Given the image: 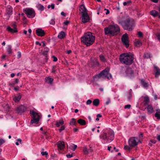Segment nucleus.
Instances as JSON below:
<instances>
[{"label": "nucleus", "mask_w": 160, "mask_h": 160, "mask_svg": "<svg viewBox=\"0 0 160 160\" xmlns=\"http://www.w3.org/2000/svg\"><path fill=\"white\" fill-rule=\"evenodd\" d=\"M119 59L122 63L129 65L132 63L134 58L133 54L130 52H128L121 54Z\"/></svg>", "instance_id": "nucleus-1"}, {"label": "nucleus", "mask_w": 160, "mask_h": 160, "mask_svg": "<svg viewBox=\"0 0 160 160\" xmlns=\"http://www.w3.org/2000/svg\"><path fill=\"white\" fill-rule=\"evenodd\" d=\"M81 39L83 43L87 46H89L94 42L95 38L91 32H88L85 33Z\"/></svg>", "instance_id": "nucleus-2"}, {"label": "nucleus", "mask_w": 160, "mask_h": 160, "mask_svg": "<svg viewBox=\"0 0 160 160\" xmlns=\"http://www.w3.org/2000/svg\"><path fill=\"white\" fill-rule=\"evenodd\" d=\"M118 23L122 26L125 30L131 31L133 29L134 22L132 19L128 18L124 21H118Z\"/></svg>", "instance_id": "nucleus-3"}, {"label": "nucleus", "mask_w": 160, "mask_h": 160, "mask_svg": "<svg viewBox=\"0 0 160 160\" xmlns=\"http://www.w3.org/2000/svg\"><path fill=\"white\" fill-rule=\"evenodd\" d=\"M105 34L113 36L118 34L120 32V28L118 26L115 24L109 26L104 28Z\"/></svg>", "instance_id": "nucleus-4"}, {"label": "nucleus", "mask_w": 160, "mask_h": 160, "mask_svg": "<svg viewBox=\"0 0 160 160\" xmlns=\"http://www.w3.org/2000/svg\"><path fill=\"white\" fill-rule=\"evenodd\" d=\"M81 10H82L81 12L82 14V22L83 23L88 22L90 20L89 16L88 13L87 9L83 4L81 5Z\"/></svg>", "instance_id": "nucleus-5"}, {"label": "nucleus", "mask_w": 160, "mask_h": 160, "mask_svg": "<svg viewBox=\"0 0 160 160\" xmlns=\"http://www.w3.org/2000/svg\"><path fill=\"white\" fill-rule=\"evenodd\" d=\"M108 134L109 135L108 136L106 133H103L100 136V138L106 141V143H109L113 140L114 134L113 131L110 130Z\"/></svg>", "instance_id": "nucleus-6"}, {"label": "nucleus", "mask_w": 160, "mask_h": 160, "mask_svg": "<svg viewBox=\"0 0 160 160\" xmlns=\"http://www.w3.org/2000/svg\"><path fill=\"white\" fill-rule=\"evenodd\" d=\"M109 68H106L102 71L100 73L97 75L96 77L98 78H102L103 79H109L112 78L111 74L109 73Z\"/></svg>", "instance_id": "nucleus-7"}, {"label": "nucleus", "mask_w": 160, "mask_h": 160, "mask_svg": "<svg viewBox=\"0 0 160 160\" xmlns=\"http://www.w3.org/2000/svg\"><path fill=\"white\" fill-rule=\"evenodd\" d=\"M30 113L32 115V118L31 121V123L32 124L38 123L41 118L40 115L33 111H30Z\"/></svg>", "instance_id": "nucleus-8"}, {"label": "nucleus", "mask_w": 160, "mask_h": 160, "mask_svg": "<svg viewBox=\"0 0 160 160\" xmlns=\"http://www.w3.org/2000/svg\"><path fill=\"white\" fill-rule=\"evenodd\" d=\"M139 139L134 137H131L130 138L128 141V144L130 147H134L138 145Z\"/></svg>", "instance_id": "nucleus-9"}, {"label": "nucleus", "mask_w": 160, "mask_h": 160, "mask_svg": "<svg viewBox=\"0 0 160 160\" xmlns=\"http://www.w3.org/2000/svg\"><path fill=\"white\" fill-rule=\"evenodd\" d=\"M25 13L27 17L30 18H33L35 15V11L32 9L26 8L25 10Z\"/></svg>", "instance_id": "nucleus-10"}, {"label": "nucleus", "mask_w": 160, "mask_h": 160, "mask_svg": "<svg viewBox=\"0 0 160 160\" xmlns=\"http://www.w3.org/2000/svg\"><path fill=\"white\" fill-rule=\"evenodd\" d=\"M121 39L122 42L126 48H128L129 46V41L128 34L127 33L124 34L122 35Z\"/></svg>", "instance_id": "nucleus-11"}, {"label": "nucleus", "mask_w": 160, "mask_h": 160, "mask_svg": "<svg viewBox=\"0 0 160 160\" xmlns=\"http://www.w3.org/2000/svg\"><path fill=\"white\" fill-rule=\"evenodd\" d=\"M36 32L37 35L38 36L42 37L44 36L45 34L44 31L40 28L37 29L36 30Z\"/></svg>", "instance_id": "nucleus-12"}, {"label": "nucleus", "mask_w": 160, "mask_h": 160, "mask_svg": "<svg viewBox=\"0 0 160 160\" xmlns=\"http://www.w3.org/2000/svg\"><path fill=\"white\" fill-rule=\"evenodd\" d=\"M154 71L155 72V76L158 78L160 75V69L157 66H154Z\"/></svg>", "instance_id": "nucleus-13"}, {"label": "nucleus", "mask_w": 160, "mask_h": 160, "mask_svg": "<svg viewBox=\"0 0 160 160\" xmlns=\"http://www.w3.org/2000/svg\"><path fill=\"white\" fill-rule=\"evenodd\" d=\"M6 12L7 14L9 15V17L12 14V8L10 5L7 6L6 9Z\"/></svg>", "instance_id": "nucleus-14"}, {"label": "nucleus", "mask_w": 160, "mask_h": 160, "mask_svg": "<svg viewBox=\"0 0 160 160\" xmlns=\"http://www.w3.org/2000/svg\"><path fill=\"white\" fill-rule=\"evenodd\" d=\"M141 82L143 88L146 89H147L148 88L149 86L148 82H147L144 79H142L141 80Z\"/></svg>", "instance_id": "nucleus-15"}, {"label": "nucleus", "mask_w": 160, "mask_h": 160, "mask_svg": "<svg viewBox=\"0 0 160 160\" xmlns=\"http://www.w3.org/2000/svg\"><path fill=\"white\" fill-rule=\"evenodd\" d=\"M57 145L59 149L61 150H62L65 148L64 142L63 141L58 142Z\"/></svg>", "instance_id": "nucleus-16"}, {"label": "nucleus", "mask_w": 160, "mask_h": 160, "mask_svg": "<svg viewBox=\"0 0 160 160\" xmlns=\"http://www.w3.org/2000/svg\"><path fill=\"white\" fill-rule=\"evenodd\" d=\"M22 97V96L21 94L19 93L16 96H14L13 97V100L15 102H17L19 101L21 99Z\"/></svg>", "instance_id": "nucleus-17"}, {"label": "nucleus", "mask_w": 160, "mask_h": 160, "mask_svg": "<svg viewBox=\"0 0 160 160\" xmlns=\"http://www.w3.org/2000/svg\"><path fill=\"white\" fill-rule=\"evenodd\" d=\"M7 30L11 33H16L18 32L17 29H15L14 28H12L10 26H8L7 28Z\"/></svg>", "instance_id": "nucleus-18"}, {"label": "nucleus", "mask_w": 160, "mask_h": 160, "mask_svg": "<svg viewBox=\"0 0 160 160\" xmlns=\"http://www.w3.org/2000/svg\"><path fill=\"white\" fill-rule=\"evenodd\" d=\"M147 110L148 112L150 114L153 113L154 111V109L151 105H149L148 106Z\"/></svg>", "instance_id": "nucleus-19"}, {"label": "nucleus", "mask_w": 160, "mask_h": 160, "mask_svg": "<svg viewBox=\"0 0 160 160\" xmlns=\"http://www.w3.org/2000/svg\"><path fill=\"white\" fill-rule=\"evenodd\" d=\"M156 112L155 114V116L156 117L157 119H160V109L158 108L156 109Z\"/></svg>", "instance_id": "nucleus-20"}, {"label": "nucleus", "mask_w": 160, "mask_h": 160, "mask_svg": "<svg viewBox=\"0 0 160 160\" xmlns=\"http://www.w3.org/2000/svg\"><path fill=\"white\" fill-rule=\"evenodd\" d=\"M64 124V121L62 120H57L56 121L55 125L57 127H59L60 126H62Z\"/></svg>", "instance_id": "nucleus-21"}, {"label": "nucleus", "mask_w": 160, "mask_h": 160, "mask_svg": "<svg viewBox=\"0 0 160 160\" xmlns=\"http://www.w3.org/2000/svg\"><path fill=\"white\" fill-rule=\"evenodd\" d=\"M150 101L149 97L148 96H146L144 97L143 102H144V105L145 106L148 104Z\"/></svg>", "instance_id": "nucleus-22"}, {"label": "nucleus", "mask_w": 160, "mask_h": 160, "mask_svg": "<svg viewBox=\"0 0 160 160\" xmlns=\"http://www.w3.org/2000/svg\"><path fill=\"white\" fill-rule=\"evenodd\" d=\"M150 13L151 15L152 16L154 17H157L158 15V12L155 10L151 11Z\"/></svg>", "instance_id": "nucleus-23"}, {"label": "nucleus", "mask_w": 160, "mask_h": 160, "mask_svg": "<svg viewBox=\"0 0 160 160\" xmlns=\"http://www.w3.org/2000/svg\"><path fill=\"white\" fill-rule=\"evenodd\" d=\"M24 111V107L22 106H20L17 108V111L18 113H21Z\"/></svg>", "instance_id": "nucleus-24"}, {"label": "nucleus", "mask_w": 160, "mask_h": 160, "mask_svg": "<svg viewBox=\"0 0 160 160\" xmlns=\"http://www.w3.org/2000/svg\"><path fill=\"white\" fill-rule=\"evenodd\" d=\"M53 81V79L49 77L46 78V81L48 84H51Z\"/></svg>", "instance_id": "nucleus-25"}, {"label": "nucleus", "mask_w": 160, "mask_h": 160, "mask_svg": "<svg viewBox=\"0 0 160 160\" xmlns=\"http://www.w3.org/2000/svg\"><path fill=\"white\" fill-rule=\"evenodd\" d=\"M65 34L64 32L61 31L59 33L58 37V38L60 39H62L64 38L65 36Z\"/></svg>", "instance_id": "nucleus-26"}, {"label": "nucleus", "mask_w": 160, "mask_h": 160, "mask_svg": "<svg viewBox=\"0 0 160 160\" xmlns=\"http://www.w3.org/2000/svg\"><path fill=\"white\" fill-rule=\"evenodd\" d=\"M7 51L9 54H11L12 53V46L11 45H8L7 48Z\"/></svg>", "instance_id": "nucleus-27"}, {"label": "nucleus", "mask_w": 160, "mask_h": 160, "mask_svg": "<svg viewBox=\"0 0 160 160\" xmlns=\"http://www.w3.org/2000/svg\"><path fill=\"white\" fill-rule=\"evenodd\" d=\"M100 103L99 100L98 99H95L93 101V105L95 106H98Z\"/></svg>", "instance_id": "nucleus-28"}, {"label": "nucleus", "mask_w": 160, "mask_h": 160, "mask_svg": "<svg viewBox=\"0 0 160 160\" xmlns=\"http://www.w3.org/2000/svg\"><path fill=\"white\" fill-rule=\"evenodd\" d=\"M18 82L19 79L18 78H16L14 81L9 83V85L12 86H13L16 83H18Z\"/></svg>", "instance_id": "nucleus-29"}, {"label": "nucleus", "mask_w": 160, "mask_h": 160, "mask_svg": "<svg viewBox=\"0 0 160 160\" xmlns=\"http://www.w3.org/2000/svg\"><path fill=\"white\" fill-rule=\"evenodd\" d=\"M69 124L71 125H76L77 124L76 119L74 118H72L70 120Z\"/></svg>", "instance_id": "nucleus-30"}, {"label": "nucleus", "mask_w": 160, "mask_h": 160, "mask_svg": "<svg viewBox=\"0 0 160 160\" xmlns=\"http://www.w3.org/2000/svg\"><path fill=\"white\" fill-rule=\"evenodd\" d=\"M36 7L38 10L42 11H43L44 9V6L40 4H39L37 5Z\"/></svg>", "instance_id": "nucleus-31"}, {"label": "nucleus", "mask_w": 160, "mask_h": 160, "mask_svg": "<svg viewBox=\"0 0 160 160\" xmlns=\"http://www.w3.org/2000/svg\"><path fill=\"white\" fill-rule=\"evenodd\" d=\"M69 148L73 151L75 150L77 148V145L73 144H72L69 146Z\"/></svg>", "instance_id": "nucleus-32"}, {"label": "nucleus", "mask_w": 160, "mask_h": 160, "mask_svg": "<svg viewBox=\"0 0 160 160\" xmlns=\"http://www.w3.org/2000/svg\"><path fill=\"white\" fill-rule=\"evenodd\" d=\"M91 149L90 150H88L87 148L86 147H84L83 149V152L85 154H88L89 152H92Z\"/></svg>", "instance_id": "nucleus-33"}, {"label": "nucleus", "mask_w": 160, "mask_h": 160, "mask_svg": "<svg viewBox=\"0 0 160 160\" xmlns=\"http://www.w3.org/2000/svg\"><path fill=\"white\" fill-rule=\"evenodd\" d=\"M135 45L138 47H140L142 45V43L140 41H137L135 42Z\"/></svg>", "instance_id": "nucleus-34"}, {"label": "nucleus", "mask_w": 160, "mask_h": 160, "mask_svg": "<svg viewBox=\"0 0 160 160\" xmlns=\"http://www.w3.org/2000/svg\"><path fill=\"white\" fill-rule=\"evenodd\" d=\"M143 57L144 58H150V54L148 53H145Z\"/></svg>", "instance_id": "nucleus-35"}, {"label": "nucleus", "mask_w": 160, "mask_h": 160, "mask_svg": "<svg viewBox=\"0 0 160 160\" xmlns=\"http://www.w3.org/2000/svg\"><path fill=\"white\" fill-rule=\"evenodd\" d=\"M100 58L101 61L103 62H105V60L104 57L103 56L100 55L99 56Z\"/></svg>", "instance_id": "nucleus-36"}, {"label": "nucleus", "mask_w": 160, "mask_h": 160, "mask_svg": "<svg viewBox=\"0 0 160 160\" xmlns=\"http://www.w3.org/2000/svg\"><path fill=\"white\" fill-rule=\"evenodd\" d=\"M12 26L15 29H17V25L16 23L15 22H14L12 24Z\"/></svg>", "instance_id": "nucleus-37"}, {"label": "nucleus", "mask_w": 160, "mask_h": 160, "mask_svg": "<svg viewBox=\"0 0 160 160\" xmlns=\"http://www.w3.org/2000/svg\"><path fill=\"white\" fill-rule=\"evenodd\" d=\"M49 22L50 24L54 25L55 24V19H52Z\"/></svg>", "instance_id": "nucleus-38"}, {"label": "nucleus", "mask_w": 160, "mask_h": 160, "mask_svg": "<svg viewBox=\"0 0 160 160\" xmlns=\"http://www.w3.org/2000/svg\"><path fill=\"white\" fill-rule=\"evenodd\" d=\"M41 154L42 156H45L46 155V157H47V155H48V153L47 152H41Z\"/></svg>", "instance_id": "nucleus-39"}, {"label": "nucleus", "mask_w": 160, "mask_h": 160, "mask_svg": "<svg viewBox=\"0 0 160 160\" xmlns=\"http://www.w3.org/2000/svg\"><path fill=\"white\" fill-rule=\"evenodd\" d=\"M86 122L84 120L81 119V125H85L86 124Z\"/></svg>", "instance_id": "nucleus-40"}, {"label": "nucleus", "mask_w": 160, "mask_h": 160, "mask_svg": "<svg viewBox=\"0 0 160 160\" xmlns=\"http://www.w3.org/2000/svg\"><path fill=\"white\" fill-rule=\"evenodd\" d=\"M131 3V1H128L127 2H123V5L124 6H126L128 4H130Z\"/></svg>", "instance_id": "nucleus-41"}, {"label": "nucleus", "mask_w": 160, "mask_h": 160, "mask_svg": "<svg viewBox=\"0 0 160 160\" xmlns=\"http://www.w3.org/2000/svg\"><path fill=\"white\" fill-rule=\"evenodd\" d=\"M102 115L101 114H98L97 115V118L96 119V120L98 121L99 120V118H101Z\"/></svg>", "instance_id": "nucleus-42"}, {"label": "nucleus", "mask_w": 160, "mask_h": 160, "mask_svg": "<svg viewBox=\"0 0 160 160\" xmlns=\"http://www.w3.org/2000/svg\"><path fill=\"white\" fill-rule=\"evenodd\" d=\"M111 102V99L109 98H108L107 101L105 102V104L106 105H108Z\"/></svg>", "instance_id": "nucleus-43"}, {"label": "nucleus", "mask_w": 160, "mask_h": 160, "mask_svg": "<svg viewBox=\"0 0 160 160\" xmlns=\"http://www.w3.org/2000/svg\"><path fill=\"white\" fill-rule=\"evenodd\" d=\"M5 142V141L2 138L0 139V146Z\"/></svg>", "instance_id": "nucleus-44"}, {"label": "nucleus", "mask_w": 160, "mask_h": 160, "mask_svg": "<svg viewBox=\"0 0 160 160\" xmlns=\"http://www.w3.org/2000/svg\"><path fill=\"white\" fill-rule=\"evenodd\" d=\"M124 149L126 150H130V148L129 147L128 145H126L124 147Z\"/></svg>", "instance_id": "nucleus-45"}, {"label": "nucleus", "mask_w": 160, "mask_h": 160, "mask_svg": "<svg viewBox=\"0 0 160 160\" xmlns=\"http://www.w3.org/2000/svg\"><path fill=\"white\" fill-rule=\"evenodd\" d=\"M156 36L157 38V39L160 41V33H157L156 34Z\"/></svg>", "instance_id": "nucleus-46"}, {"label": "nucleus", "mask_w": 160, "mask_h": 160, "mask_svg": "<svg viewBox=\"0 0 160 160\" xmlns=\"http://www.w3.org/2000/svg\"><path fill=\"white\" fill-rule=\"evenodd\" d=\"M65 129V127L64 126H62L59 129V131L60 132H61L63 130Z\"/></svg>", "instance_id": "nucleus-47"}, {"label": "nucleus", "mask_w": 160, "mask_h": 160, "mask_svg": "<svg viewBox=\"0 0 160 160\" xmlns=\"http://www.w3.org/2000/svg\"><path fill=\"white\" fill-rule=\"evenodd\" d=\"M21 54L20 52L18 51V55L17 56V58H19L21 57Z\"/></svg>", "instance_id": "nucleus-48"}, {"label": "nucleus", "mask_w": 160, "mask_h": 160, "mask_svg": "<svg viewBox=\"0 0 160 160\" xmlns=\"http://www.w3.org/2000/svg\"><path fill=\"white\" fill-rule=\"evenodd\" d=\"M56 68V66H53L52 67V72L53 73H55L56 72V70L55 69V68Z\"/></svg>", "instance_id": "nucleus-49"}, {"label": "nucleus", "mask_w": 160, "mask_h": 160, "mask_svg": "<svg viewBox=\"0 0 160 160\" xmlns=\"http://www.w3.org/2000/svg\"><path fill=\"white\" fill-rule=\"evenodd\" d=\"M131 106L130 105L127 104V105L125 106L124 108L125 109H127V108L129 109V108H130Z\"/></svg>", "instance_id": "nucleus-50"}, {"label": "nucleus", "mask_w": 160, "mask_h": 160, "mask_svg": "<svg viewBox=\"0 0 160 160\" xmlns=\"http://www.w3.org/2000/svg\"><path fill=\"white\" fill-rule=\"evenodd\" d=\"M52 58H53V62H56L58 61V58L56 57L53 56L52 57Z\"/></svg>", "instance_id": "nucleus-51"}, {"label": "nucleus", "mask_w": 160, "mask_h": 160, "mask_svg": "<svg viewBox=\"0 0 160 160\" xmlns=\"http://www.w3.org/2000/svg\"><path fill=\"white\" fill-rule=\"evenodd\" d=\"M92 102V101L91 100H87L86 104L87 105H89L91 104V103Z\"/></svg>", "instance_id": "nucleus-52"}, {"label": "nucleus", "mask_w": 160, "mask_h": 160, "mask_svg": "<svg viewBox=\"0 0 160 160\" xmlns=\"http://www.w3.org/2000/svg\"><path fill=\"white\" fill-rule=\"evenodd\" d=\"M66 157L68 158H70L72 157H73V156L72 154H68L66 155Z\"/></svg>", "instance_id": "nucleus-53"}, {"label": "nucleus", "mask_w": 160, "mask_h": 160, "mask_svg": "<svg viewBox=\"0 0 160 160\" xmlns=\"http://www.w3.org/2000/svg\"><path fill=\"white\" fill-rule=\"evenodd\" d=\"M70 22L69 21H66L63 22V24L65 25H67Z\"/></svg>", "instance_id": "nucleus-54"}, {"label": "nucleus", "mask_w": 160, "mask_h": 160, "mask_svg": "<svg viewBox=\"0 0 160 160\" xmlns=\"http://www.w3.org/2000/svg\"><path fill=\"white\" fill-rule=\"evenodd\" d=\"M138 36L140 37H141L142 36V33L141 32H138Z\"/></svg>", "instance_id": "nucleus-55"}, {"label": "nucleus", "mask_w": 160, "mask_h": 160, "mask_svg": "<svg viewBox=\"0 0 160 160\" xmlns=\"http://www.w3.org/2000/svg\"><path fill=\"white\" fill-rule=\"evenodd\" d=\"M44 51L46 52H48L49 51V49L47 47H46L44 48Z\"/></svg>", "instance_id": "nucleus-56"}, {"label": "nucleus", "mask_w": 160, "mask_h": 160, "mask_svg": "<svg viewBox=\"0 0 160 160\" xmlns=\"http://www.w3.org/2000/svg\"><path fill=\"white\" fill-rule=\"evenodd\" d=\"M104 10L107 11V12L106 13V14L107 15V14H108L110 12H109V11L108 9H107L105 8V9Z\"/></svg>", "instance_id": "nucleus-57"}, {"label": "nucleus", "mask_w": 160, "mask_h": 160, "mask_svg": "<svg viewBox=\"0 0 160 160\" xmlns=\"http://www.w3.org/2000/svg\"><path fill=\"white\" fill-rule=\"evenodd\" d=\"M19 88L18 86H17V87H15L14 88V89L16 91H17L18 90Z\"/></svg>", "instance_id": "nucleus-58"}, {"label": "nucleus", "mask_w": 160, "mask_h": 160, "mask_svg": "<svg viewBox=\"0 0 160 160\" xmlns=\"http://www.w3.org/2000/svg\"><path fill=\"white\" fill-rule=\"evenodd\" d=\"M48 53L43 51L42 52V54L43 55H47Z\"/></svg>", "instance_id": "nucleus-59"}, {"label": "nucleus", "mask_w": 160, "mask_h": 160, "mask_svg": "<svg viewBox=\"0 0 160 160\" xmlns=\"http://www.w3.org/2000/svg\"><path fill=\"white\" fill-rule=\"evenodd\" d=\"M35 43H36V44H37V45H39V46H41V43H39V42H38V41H36V42Z\"/></svg>", "instance_id": "nucleus-60"}, {"label": "nucleus", "mask_w": 160, "mask_h": 160, "mask_svg": "<svg viewBox=\"0 0 160 160\" xmlns=\"http://www.w3.org/2000/svg\"><path fill=\"white\" fill-rule=\"evenodd\" d=\"M51 5V8L52 9H53L54 8L55 5L54 4H52Z\"/></svg>", "instance_id": "nucleus-61"}, {"label": "nucleus", "mask_w": 160, "mask_h": 160, "mask_svg": "<svg viewBox=\"0 0 160 160\" xmlns=\"http://www.w3.org/2000/svg\"><path fill=\"white\" fill-rule=\"evenodd\" d=\"M61 14L62 16H63L64 17L65 16V13L63 12H61Z\"/></svg>", "instance_id": "nucleus-62"}, {"label": "nucleus", "mask_w": 160, "mask_h": 160, "mask_svg": "<svg viewBox=\"0 0 160 160\" xmlns=\"http://www.w3.org/2000/svg\"><path fill=\"white\" fill-rule=\"evenodd\" d=\"M95 65H98L99 64V63L97 61V59H95Z\"/></svg>", "instance_id": "nucleus-63"}, {"label": "nucleus", "mask_w": 160, "mask_h": 160, "mask_svg": "<svg viewBox=\"0 0 160 160\" xmlns=\"http://www.w3.org/2000/svg\"><path fill=\"white\" fill-rule=\"evenodd\" d=\"M67 54H70V53H71L72 51L71 50H69L67 51Z\"/></svg>", "instance_id": "nucleus-64"}]
</instances>
